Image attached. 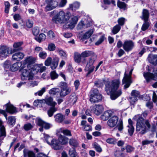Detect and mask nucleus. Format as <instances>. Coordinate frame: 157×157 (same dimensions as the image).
Returning a JSON list of instances; mask_svg holds the SVG:
<instances>
[{"label": "nucleus", "instance_id": "nucleus-1", "mask_svg": "<svg viewBox=\"0 0 157 157\" xmlns=\"http://www.w3.org/2000/svg\"><path fill=\"white\" fill-rule=\"evenodd\" d=\"M120 83L119 79H117L106 82L105 83V90L108 94L110 95L112 100H115L122 94L121 89L120 88Z\"/></svg>", "mask_w": 157, "mask_h": 157}, {"label": "nucleus", "instance_id": "nucleus-2", "mask_svg": "<svg viewBox=\"0 0 157 157\" xmlns=\"http://www.w3.org/2000/svg\"><path fill=\"white\" fill-rule=\"evenodd\" d=\"M134 119L136 121V132L140 134L144 135L146 133L151 127L150 121L145 120L139 115H136Z\"/></svg>", "mask_w": 157, "mask_h": 157}, {"label": "nucleus", "instance_id": "nucleus-3", "mask_svg": "<svg viewBox=\"0 0 157 157\" xmlns=\"http://www.w3.org/2000/svg\"><path fill=\"white\" fill-rule=\"evenodd\" d=\"M68 14H65L63 11H59L52 18L53 21L56 23L59 22L67 23L69 19Z\"/></svg>", "mask_w": 157, "mask_h": 157}, {"label": "nucleus", "instance_id": "nucleus-4", "mask_svg": "<svg viewBox=\"0 0 157 157\" xmlns=\"http://www.w3.org/2000/svg\"><path fill=\"white\" fill-rule=\"evenodd\" d=\"M97 59V56H94L90 57L87 62L85 68V71L87 72L86 75L88 76L94 71L95 67L93 64Z\"/></svg>", "mask_w": 157, "mask_h": 157}, {"label": "nucleus", "instance_id": "nucleus-5", "mask_svg": "<svg viewBox=\"0 0 157 157\" xmlns=\"http://www.w3.org/2000/svg\"><path fill=\"white\" fill-rule=\"evenodd\" d=\"M59 87L60 88L59 96L61 98L64 97L71 91V88L68 87L67 83L65 82H60L59 83Z\"/></svg>", "mask_w": 157, "mask_h": 157}, {"label": "nucleus", "instance_id": "nucleus-6", "mask_svg": "<svg viewBox=\"0 0 157 157\" xmlns=\"http://www.w3.org/2000/svg\"><path fill=\"white\" fill-rule=\"evenodd\" d=\"M90 94V100L91 103H95L102 100V95L99 93L97 89L91 90Z\"/></svg>", "mask_w": 157, "mask_h": 157}, {"label": "nucleus", "instance_id": "nucleus-7", "mask_svg": "<svg viewBox=\"0 0 157 157\" xmlns=\"http://www.w3.org/2000/svg\"><path fill=\"white\" fill-rule=\"evenodd\" d=\"M133 70V68L131 69L129 72V75L127 73V70H125V71L124 74V76L122 80L123 84H125L124 86L125 89L128 88L132 82L131 81V75Z\"/></svg>", "mask_w": 157, "mask_h": 157}, {"label": "nucleus", "instance_id": "nucleus-8", "mask_svg": "<svg viewBox=\"0 0 157 157\" xmlns=\"http://www.w3.org/2000/svg\"><path fill=\"white\" fill-rule=\"evenodd\" d=\"M44 5L45 6V11H50L56 7L58 5V2L55 0H45Z\"/></svg>", "mask_w": 157, "mask_h": 157}, {"label": "nucleus", "instance_id": "nucleus-9", "mask_svg": "<svg viewBox=\"0 0 157 157\" xmlns=\"http://www.w3.org/2000/svg\"><path fill=\"white\" fill-rule=\"evenodd\" d=\"M10 47L3 46L0 48V57H6L8 54H11L15 51Z\"/></svg>", "mask_w": 157, "mask_h": 157}, {"label": "nucleus", "instance_id": "nucleus-10", "mask_svg": "<svg viewBox=\"0 0 157 157\" xmlns=\"http://www.w3.org/2000/svg\"><path fill=\"white\" fill-rule=\"evenodd\" d=\"M21 71V78L22 80H26L28 78V80H32L33 78V74L30 72L29 73L27 69L24 68Z\"/></svg>", "mask_w": 157, "mask_h": 157}, {"label": "nucleus", "instance_id": "nucleus-11", "mask_svg": "<svg viewBox=\"0 0 157 157\" xmlns=\"http://www.w3.org/2000/svg\"><path fill=\"white\" fill-rule=\"evenodd\" d=\"M134 46V43L131 40H125L123 45V49L127 52L131 51Z\"/></svg>", "mask_w": 157, "mask_h": 157}, {"label": "nucleus", "instance_id": "nucleus-12", "mask_svg": "<svg viewBox=\"0 0 157 157\" xmlns=\"http://www.w3.org/2000/svg\"><path fill=\"white\" fill-rule=\"evenodd\" d=\"M25 68L24 65H23L21 62H17L11 65L10 70L12 71H15L19 70V71Z\"/></svg>", "mask_w": 157, "mask_h": 157}, {"label": "nucleus", "instance_id": "nucleus-13", "mask_svg": "<svg viewBox=\"0 0 157 157\" xmlns=\"http://www.w3.org/2000/svg\"><path fill=\"white\" fill-rule=\"evenodd\" d=\"M103 110V108L102 105H96L91 108V112L98 116L100 114Z\"/></svg>", "mask_w": 157, "mask_h": 157}, {"label": "nucleus", "instance_id": "nucleus-14", "mask_svg": "<svg viewBox=\"0 0 157 157\" xmlns=\"http://www.w3.org/2000/svg\"><path fill=\"white\" fill-rule=\"evenodd\" d=\"M143 75L147 82L151 80H157V73L153 74L150 72H144Z\"/></svg>", "mask_w": 157, "mask_h": 157}, {"label": "nucleus", "instance_id": "nucleus-15", "mask_svg": "<svg viewBox=\"0 0 157 157\" xmlns=\"http://www.w3.org/2000/svg\"><path fill=\"white\" fill-rule=\"evenodd\" d=\"M118 121V117L117 116H113L108 120L107 124L110 127H113L116 125Z\"/></svg>", "mask_w": 157, "mask_h": 157}, {"label": "nucleus", "instance_id": "nucleus-16", "mask_svg": "<svg viewBox=\"0 0 157 157\" xmlns=\"http://www.w3.org/2000/svg\"><path fill=\"white\" fill-rule=\"evenodd\" d=\"M36 59L34 57L32 56H29L27 57L24 61L22 63L23 65H24L25 67L26 64H27V67L30 69L29 67H30L31 65L34 63Z\"/></svg>", "mask_w": 157, "mask_h": 157}, {"label": "nucleus", "instance_id": "nucleus-17", "mask_svg": "<svg viewBox=\"0 0 157 157\" xmlns=\"http://www.w3.org/2000/svg\"><path fill=\"white\" fill-rule=\"evenodd\" d=\"M49 144L51 145L55 150H59L62 148V146L60 145L58 140L52 139Z\"/></svg>", "mask_w": 157, "mask_h": 157}, {"label": "nucleus", "instance_id": "nucleus-18", "mask_svg": "<svg viewBox=\"0 0 157 157\" xmlns=\"http://www.w3.org/2000/svg\"><path fill=\"white\" fill-rule=\"evenodd\" d=\"M5 106L6 111L11 114H14L17 112L16 108L10 104L7 103Z\"/></svg>", "mask_w": 157, "mask_h": 157}, {"label": "nucleus", "instance_id": "nucleus-19", "mask_svg": "<svg viewBox=\"0 0 157 157\" xmlns=\"http://www.w3.org/2000/svg\"><path fill=\"white\" fill-rule=\"evenodd\" d=\"M147 59L149 62L154 66L157 65V55H149Z\"/></svg>", "mask_w": 157, "mask_h": 157}, {"label": "nucleus", "instance_id": "nucleus-20", "mask_svg": "<svg viewBox=\"0 0 157 157\" xmlns=\"http://www.w3.org/2000/svg\"><path fill=\"white\" fill-rule=\"evenodd\" d=\"M78 19V16H73L71 17L70 21H69V19L68 23H70L68 25L69 27L71 29L73 28L77 22Z\"/></svg>", "mask_w": 157, "mask_h": 157}, {"label": "nucleus", "instance_id": "nucleus-21", "mask_svg": "<svg viewBox=\"0 0 157 157\" xmlns=\"http://www.w3.org/2000/svg\"><path fill=\"white\" fill-rule=\"evenodd\" d=\"M24 56V54L22 52H19L14 54L12 56V59L16 61H20Z\"/></svg>", "mask_w": 157, "mask_h": 157}, {"label": "nucleus", "instance_id": "nucleus-22", "mask_svg": "<svg viewBox=\"0 0 157 157\" xmlns=\"http://www.w3.org/2000/svg\"><path fill=\"white\" fill-rule=\"evenodd\" d=\"M68 138L63 136L60 135L59 137L58 140L60 145L67 144L68 142Z\"/></svg>", "mask_w": 157, "mask_h": 157}, {"label": "nucleus", "instance_id": "nucleus-23", "mask_svg": "<svg viewBox=\"0 0 157 157\" xmlns=\"http://www.w3.org/2000/svg\"><path fill=\"white\" fill-rule=\"evenodd\" d=\"M149 16V11L147 10L144 9L142 12V15L141 17L142 19L144 20V21H148Z\"/></svg>", "mask_w": 157, "mask_h": 157}, {"label": "nucleus", "instance_id": "nucleus-24", "mask_svg": "<svg viewBox=\"0 0 157 157\" xmlns=\"http://www.w3.org/2000/svg\"><path fill=\"white\" fill-rule=\"evenodd\" d=\"M77 97L75 93L71 94L68 97V101L70 103L74 105L76 102Z\"/></svg>", "mask_w": 157, "mask_h": 157}, {"label": "nucleus", "instance_id": "nucleus-25", "mask_svg": "<svg viewBox=\"0 0 157 157\" xmlns=\"http://www.w3.org/2000/svg\"><path fill=\"white\" fill-rule=\"evenodd\" d=\"M59 61V59L58 57H55L53 58L51 66V68L52 70H54L56 68L58 65Z\"/></svg>", "mask_w": 157, "mask_h": 157}, {"label": "nucleus", "instance_id": "nucleus-26", "mask_svg": "<svg viewBox=\"0 0 157 157\" xmlns=\"http://www.w3.org/2000/svg\"><path fill=\"white\" fill-rule=\"evenodd\" d=\"M70 145L74 147L79 146V142L77 139L74 138H71L69 140V142Z\"/></svg>", "mask_w": 157, "mask_h": 157}, {"label": "nucleus", "instance_id": "nucleus-27", "mask_svg": "<svg viewBox=\"0 0 157 157\" xmlns=\"http://www.w3.org/2000/svg\"><path fill=\"white\" fill-rule=\"evenodd\" d=\"M81 55L82 58H86L91 56H96L92 51L88 50H86L82 52L81 53Z\"/></svg>", "mask_w": 157, "mask_h": 157}, {"label": "nucleus", "instance_id": "nucleus-28", "mask_svg": "<svg viewBox=\"0 0 157 157\" xmlns=\"http://www.w3.org/2000/svg\"><path fill=\"white\" fill-rule=\"evenodd\" d=\"M55 121L58 123H61L65 119V116L60 113H58L54 116Z\"/></svg>", "mask_w": 157, "mask_h": 157}, {"label": "nucleus", "instance_id": "nucleus-29", "mask_svg": "<svg viewBox=\"0 0 157 157\" xmlns=\"http://www.w3.org/2000/svg\"><path fill=\"white\" fill-rule=\"evenodd\" d=\"M23 153L24 157H36L35 153L33 151L24 149Z\"/></svg>", "mask_w": 157, "mask_h": 157}, {"label": "nucleus", "instance_id": "nucleus-30", "mask_svg": "<svg viewBox=\"0 0 157 157\" xmlns=\"http://www.w3.org/2000/svg\"><path fill=\"white\" fill-rule=\"evenodd\" d=\"M44 101L47 104L52 107H54L56 104V102L53 101V99L51 97H49L46 98L44 100Z\"/></svg>", "mask_w": 157, "mask_h": 157}, {"label": "nucleus", "instance_id": "nucleus-31", "mask_svg": "<svg viewBox=\"0 0 157 157\" xmlns=\"http://www.w3.org/2000/svg\"><path fill=\"white\" fill-rule=\"evenodd\" d=\"M111 116V113L107 111H105L100 117L101 119L103 121L107 120L109 117Z\"/></svg>", "mask_w": 157, "mask_h": 157}, {"label": "nucleus", "instance_id": "nucleus-32", "mask_svg": "<svg viewBox=\"0 0 157 157\" xmlns=\"http://www.w3.org/2000/svg\"><path fill=\"white\" fill-rule=\"evenodd\" d=\"M94 30L93 29H91L86 32L82 36V39L86 40L89 38L93 34Z\"/></svg>", "mask_w": 157, "mask_h": 157}, {"label": "nucleus", "instance_id": "nucleus-33", "mask_svg": "<svg viewBox=\"0 0 157 157\" xmlns=\"http://www.w3.org/2000/svg\"><path fill=\"white\" fill-rule=\"evenodd\" d=\"M117 6L120 9H122L123 10H125L127 8V5L124 2L118 1L117 2Z\"/></svg>", "mask_w": 157, "mask_h": 157}, {"label": "nucleus", "instance_id": "nucleus-34", "mask_svg": "<svg viewBox=\"0 0 157 157\" xmlns=\"http://www.w3.org/2000/svg\"><path fill=\"white\" fill-rule=\"evenodd\" d=\"M6 136V132L5 127L2 125V122L0 121V137Z\"/></svg>", "mask_w": 157, "mask_h": 157}, {"label": "nucleus", "instance_id": "nucleus-35", "mask_svg": "<svg viewBox=\"0 0 157 157\" xmlns=\"http://www.w3.org/2000/svg\"><path fill=\"white\" fill-rule=\"evenodd\" d=\"M46 38V35L44 33L40 34L38 36L36 37L35 39L38 42L40 43L44 40Z\"/></svg>", "mask_w": 157, "mask_h": 157}, {"label": "nucleus", "instance_id": "nucleus-36", "mask_svg": "<svg viewBox=\"0 0 157 157\" xmlns=\"http://www.w3.org/2000/svg\"><path fill=\"white\" fill-rule=\"evenodd\" d=\"M56 52L58 53L59 55L61 57L64 58H66L67 57V55L65 52L61 48H57L56 49Z\"/></svg>", "mask_w": 157, "mask_h": 157}, {"label": "nucleus", "instance_id": "nucleus-37", "mask_svg": "<svg viewBox=\"0 0 157 157\" xmlns=\"http://www.w3.org/2000/svg\"><path fill=\"white\" fill-rule=\"evenodd\" d=\"M80 3L78 2H75L72 4L70 5L69 8L72 10H75L78 9L80 6Z\"/></svg>", "mask_w": 157, "mask_h": 157}, {"label": "nucleus", "instance_id": "nucleus-38", "mask_svg": "<svg viewBox=\"0 0 157 157\" xmlns=\"http://www.w3.org/2000/svg\"><path fill=\"white\" fill-rule=\"evenodd\" d=\"M7 121V122L9 124L13 126L15 124L16 119L13 116H10L8 117V118H6Z\"/></svg>", "mask_w": 157, "mask_h": 157}, {"label": "nucleus", "instance_id": "nucleus-39", "mask_svg": "<svg viewBox=\"0 0 157 157\" xmlns=\"http://www.w3.org/2000/svg\"><path fill=\"white\" fill-rule=\"evenodd\" d=\"M59 132L62 133L64 135L68 136H71L72 134L71 131L67 129H63V128H61L59 129Z\"/></svg>", "mask_w": 157, "mask_h": 157}, {"label": "nucleus", "instance_id": "nucleus-40", "mask_svg": "<svg viewBox=\"0 0 157 157\" xmlns=\"http://www.w3.org/2000/svg\"><path fill=\"white\" fill-rule=\"evenodd\" d=\"M36 68L38 71L42 72L46 69V67L43 66L42 64H38L36 66Z\"/></svg>", "mask_w": 157, "mask_h": 157}, {"label": "nucleus", "instance_id": "nucleus-41", "mask_svg": "<svg viewBox=\"0 0 157 157\" xmlns=\"http://www.w3.org/2000/svg\"><path fill=\"white\" fill-rule=\"evenodd\" d=\"M82 56L81 54L75 53L74 55V59L75 61L77 63H80L81 62Z\"/></svg>", "mask_w": 157, "mask_h": 157}, {"label": "nucleus", "instance_id": "nucleus-42", "mask_svg": "<svg viewBox=\"0 0 157 157\" xmlns=\"http://www.w3.org/2000/svg\"><path fill=\"white\" fill-rule=\"evenodd\" d=\"M92 146L97 152L100 153L102 151L101 148L97 143L94 142L92 144Z\"/></svg>", "mask_w": 157, "mask_h": 157}, {"label": "nucleus", "instance_id": "nucleus-43", "mask_svg": "<svg viewBox=\"0 0 157 157\" xmlns=\"http://www.w3.org/2000/svg\"><path fill=\"white\" fill-rule=\"evenodd\" d=\"M11 62L10 61L7 60L4 62L3 66L5 70L7 71L9 70H10V66H11Z\"/></svg>", "mask_w": 157, "mask_h": 157}, {"label": "nucleus", "instance_id": "nucleus-44", "mask_svg": "<svg viewBox=\"0 0 157 157\" xmlns=\"http://www.w3.org/2000/svg\"><path fill=\"white\" fill-rule=\"evenodd\" d=\"M121 29V26L119 25H117L113 27L112 32L114 34H115L119 31Z\"/></svg>", "mask_w": 157, "mask_h": 157}, {"label": "nucleus", "instance_id": "nucleus-45", "mask_svg": "<svg viewBox=\"0 0 157 157\" xmlns=\"http://www.w3.org/2000/svg\"><path fill=\"white\" fill-rule=\"evenodd\" d=\"M43 134L44 140L48 144H49L53 139L48 134L45 133H44Z\"/></svg>", "mask_w": 157, "mask_h": 157}, {"label": "nucleus", "instance_id": "nucleus-46", "mask_svg": "<svg viewBox=\"0 0 157 157\" xmlns=\"http://www.w3.org/2000/svg\"><path fill=\"white\" fill-rule=\"evenodd\" d=\"M59 92V90L58 88H53L51 89L49 91V93L50 94L56 95Z\"/></svg>", "mask_w": 157, "mask_h": 157}, {"label": "nucleus", "instance_id": "nucleus-47", "mask_svg": "<svg viewBox=\"0 0 157 157\" xmlns=\"http://www.w3.org/2000/svg\"><path fill=\"white\" fill-rule=\"evenodd\" d=\"M57 110L55 107H51L48 111V114L49 117H52L54 113Z\"/></svg>", "mask_w": 157, "mask_h": 157}, {"label": "nucleus", "instance_id": "nucleus-48", "mask_svg": "<svg viewBox=\"0 0 157 157\" xmlns=\"http://www.w3.org/2000/svg\"><path fill=\"white\" fill-rule=\"evenodd\" d=\"M46 88L43 87L41 89L38 91L37 92L35 93L34 94L35 96L38 95L39 96H42L43 94L46 91Z\"/></svg>", "mask_w": 157, "mask_h": 157}, {"label": "nucleus", "instance_id": "nucleus-49", "mask_svg": "<svg viewBox=\"0 0 157 157\" xmlns=\"http://www.w3.org/2000/svg\"><path fill=\"white\" fill-rule=\"evenodd\" d=\"M144 23L141 28V29L143 31H144L147 29L150 25V24L148 21H144Z\"/></svg>", "mask_w": 157, "mask_h": 157}, {"label": "nucleus", "instance_id": "nucleus-50", "mask_svg": "<svg viewBox=\"0 0 157 157\" xmlns=\"http://www.w3.org/2000/svg\"><path fill=\"white\" fill-rule=\"evenodd\" d=\"M36 121L37 124L38 126L42 127L45 122L41 118H38L36 119Z\"/></svg>", "mask_w": 157, "mask_h": 157}, {"label": "nucleus", "instance_id": "nucleus-51", "mask_svg": "<svg viewBox=\"0 0 157 157\" xmlns=\"http://www.w3.org/2000/svg\"><path fill=\"white\" fill-rule=\"evenodd\" d=\"M106 141L107 143L110 144H115L117 143V140L113 138H109Z\"/></svg>", "mask_w": 157, "mask_h": 157}, {"label": "nucleus", "instance_id": "nucleus-52", "mask_svg": "<svg viewBox=\"0 0 157 157\" xmlns=\"http://www.w3.org/2000/svg\"><path fill=\"white\" fill-rule=\"evenodd\" d=\"M125 21L126 19L124 18L123 17L120 18L117 20V22L118 23V25L120 26H123L124 25Z\"/></svg>", "mask_w": 157, "mask_h": 157}, {"label": "nucleus", "instance_id": "nucleus-53", "mask_svg": "<svg viewBox=\"0 0 157 157\" xmlns=\"http://www.w3.org/2000/svg\"><path fill=\"white\" fill-rule=\"evenodd\" d=\"M56 47L55 44L52 43L48 44V48L49 51H53L56 49Z\"/></svg>", "mask_w": 157, "mask_h": 157}, {"label": "nucleus", "instance_id": "nucleus-54", "mask_svg": "<svg viewBox=\"0 0 157 157\" xmlns=\"http://www.w3.org/2000/svg\"><path fill=\"white\" fill-rule=\"evenodd\" d=\"M105 38L104 35H103L101 36L98 40L95 43V44L97 45H98L101 43L104 40Z\"/></svg>", "mask_w": 157, "mask_h": 157}, {"label": "nucleus", "instance_id": "nucleus-55", "mask_svg": "<svg viewBox=\"0 0 157 157\" xmlns=\"http://www.w3.org/2000/svg\"><path fill=\"white\" fill-rule=\"evenodd\" d=\"M127 127L128 128V133L130 136H132L134 131V127L133 126H128Z\"/></svg>", "mask_w": 157, "mask_h": 157}, {"label": "nucleus", "instance_id": "nucleus-56", "mask_svg": "<svg viewBox=\"0 0 157 157\" xmlns=\"http://www.w3.org/2000/svg\"><path fill=\"white\" fill-rule=\"evenodd\" d=\"M39 56L41 59H44L46 57L47 54L45 51L40 52L39 54Z\"/></svg>", "mask_w": 157, "mask_h": 157}, {"label": "nucleus", "instance_id": "nucleus-57", "mask_svg": "<svg viewBox=\"0 0 157 157\" xmlns=\"http://www.w3.org/2000/svg\"><path fill=\"white\" fill-rule=\"evenodd\" d=\"M33 126L30 123L25 124L24 126V128L26 131H28L31 129Z\"/></svg>", "mask_w": 157, "mask_h": 157}, {"label": "nucleus", "instance_id": "nucleus-58", "mask_svg": "<svg viewBox=\"0 0 157 157\" xmlns=\"http://www.w3.org/2000/svg\"><path fill=\"white\" fill-rule=\"evenodd\" d=\"M140 92L136 90H133L131 93V96L136 97L137 98V97H139L140 96Z\"/></svg>", "mask_w": 157, "mask_h": 157}, {"label": "nucleus", "instance_id": "nucleus-59", "mask_svg": "<svg viewBox=\"0 0 157 157\" xmlns=\"http://www.w3.org/2000/svg\"><path fill=\"white\" fill-rule=\"evenodd\" d=\"M58 75L54 71H52L50 73V76L52 80H54L58 77Z\"/></svg>", "mask_w": 157, "mask_h": 157}, {"label": "nucleus", "instance_id": "nucleus-60", "mask_svg": "<svg viewBox=\"0 0 157 157\" xmlns=\"http://www.w3.org/2000/svg\"><path fill=\"white\" fill-rule=\"evenodd\" d=\"M48 36L50 39H54L55 37V33L52 30H50L48 31L47 33Z\"/></svg>", "mask_w": 157, "mask_h": 157}, {"label": "nucleus", "instance_id": "nucleus-61", "mask_svg": "<svg viewBox=\"0 0 157 157\" xmlns=\"http://www.w3.org/2000/svg\"><path fill=\"white\" fill-rule=\"evenodd\" d=\"M33 24V22L30 20H27L26 22V26L29 28L32 27Z\"/></svg>", "mask_w": 157, "mask_h": 157}, {"label": "nucleus", "instance_id": "nucleus-62", "mask_svg": "<svg viewBox=\"0 0 157 157\" xmlns=\"http://www.w3.org/2000/svg\"><path fill=\"white\" fill-rule=\"evenodd\" d=\"M5 11L6 13H8L9 12V9L10 7V4L9 2H5Z\"/></svg>", "mask_w": 157, "mask_h": 157}, {"label": "nucleus", "instance_id": "nucleus-63", "mask_svg": "<svg viewBox=\"0 0 157 157\" xmlns=\"http://www.w3.org/2000/svg\"><path fill=\"white\" fill-rule=\"evenodd\" d=\"M137 99L136 97L131 96L129 98V101L131 105H134L135 102L137 101Z\"/></svg>", "mask_w": 157, "mask_h": 157}, {"label": "nucleus", "instance_id": "nucleus-64", "mask_svg": "<svg viewBox=\"0 0 157 157\" xmlns=\"http://www.w3.org/2000/svg\"><path fill=\"white\" fill-rule=\"evenodd\" d=\"M69 152L70 157H76L77 154L75 151L74 149L72 151L70 150Z\"/></svg>", "mask_w": 157, "mask_h": 157}]
</instances>
